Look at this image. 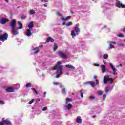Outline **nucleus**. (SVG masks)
<instances>
[{
  "mask_svg": "<svg viewBox=\"0 0 125 125\" xmlns=\"http://www.w3.org/2000/svg\"><path fill=\"white\" fill-rule=\"evenodd\" d=\"M84 84L85 85L86 84H90V85H91L92 87H94V85H95V82H93V81H89L85 82Z\"/></svg>",
  "mask_w": 125,
  "mask_h": 125,
  "instance_id": "11",
  "label": "nucleus"
},
{
  "mask_svg": "<svg viewBox=\"0 0 125 125\" xmlns=\"http://www.w3.org/2000/svg\"><path fill=\"white\" fill-rule=\"evenodd\" d=\"M95 82H96V84H97V85L98 84H99V82H98V80L96 79Z\"/></svg>",
  "mask_w": 125,
  "mask_h": 125,
  "instance_id": "44",
  "label": "nucleus"
},
{
  "mask_svg": "<svg viewBox=\"0 0 125 125\" xmlns=\"http://www.w3.org/2000/svg\"><path fill=\"white\" fill-rule=\"evenodd\" d=\"M61 62H58L57 64L53 68V70H56L57 71V74L56 75V78H59L60 75H62L63 74V66L61 65Z\"/></svg>",
  "mask_w": 125,
  "mask_h": 125,
  "instance_id": "1",
  "label": "nucleus"
},
{
  "mask_svg": "<svg viewBox=\"0 0 125 125\" xmlns=\"http://www.w3.org/2000/svg\"><path fill=\"white\" fill-rule=\"evenodd\" d=\"M65 67L68 68V69H71V70H74V69H75V66L70 64L65 65Z\"/></svg>",
  "mask_w": 125,
  "mask_h": 125,
  "instance_id": "18",
  "label": "nucleus"
},
{
  "mask_svg": "<svg viewBox=\"0 0 125 125\" xmlns=\"http://www.w3.org/2000/svg\"><path fill=\"white\" fill-rule=\"evenodd\" d=\"M31 31H32L31 29L27 30L26 32L25 33L26 36L27 37H31V35H32V32Z\"/></svg>",
  "mask_w": 125,
  "mask_h": 125,
  "instance_id": "13",
  "label": "nucleus"
},
{
  "mask_svg": "<svg viewBox=\"0 0 125 125\" xmlns=\"http://www.w3.org/2000/svg\"><path fill=\"white\" fill-rule=\"evenodd\" d=\"M115 44H116V42L115 41L109 42V46L108 47L107 50L112 49V48H114L115 46L114 45H115Z\"/></svg>",
  "mask_w": 125,
  "mask_h": 125,
  "instance_id": "9",
  "label": "nucleus"
},
{
  "mask_svg": "<svg viewBox=\"0 0 125 125\" xmlns=\"http://www.w3.org/2000/svg\"><path fill=\"white\" fill-rule=\"evenodd\" d=\"M57 15H58V16H62V14L60 13V12H57Z\"/></svg>",
  "mask_w": 125,
  "mask_h": 125,
  "instance_id": "43",
  "label": "nucleus"
},
{
  "mask_svg": "<svg viewBox=\"0 0 125 125\" xmlns=\"http://www.w3.org/2000/svg\"><path fill=\"white\" fill-rule=\"evenodd\" d=\"M124 42L125 43V39H124Z\"/></svg>",
  "mask_w": 125,
  "mask_h": 125,
  "instance_id": "61",
  "label": "nucleus"
},
{
  "mask_svg": "<svg viewBox=\"0 0 125 125\" xmlns=\"http://www.w3.org/2000/svg\"><path fill=\"white\" fill-rule=\"evenodd\" d=\"M71 13H72V14H73V13H74V12H71Z\"/></svg>",
  "mask_w": 125,
  "mask_h": 125,
  "instance_id": "62",
  "label": "nucleus"
},
{
  "mask_svg": "<svg viewBox=\"0 0 125 125\" xmlns=\"http://www.w3.org/2000/svg\"><path fill=\"white\" fill-rule=\"evenodd\" d=\"M44 6H45L46 7H47V5L44 4Z\"/></svg>",
  "mask_w": 125,
  "mask_h": 125,
  "instance_id": "59",
  "label": "nucleus"
},
{
  "mask_svg": "<svg viewBox=\"0 0 125 125\" xmlns=\"http://www.w3.org/2000/svg\"><path fill=\"white\" fill-rule=\"evenodd\" d=\"M120 67H122L123 66V64H120Z\"/></svg>",
  "mask_w": 125,
  "mask_h": 125,
  "instance_id": "60",
  "label": "nucleus"
},
{
  "mask_svg": "<svg viewBox=\"0 0 125 125\" xmlns=\"http://www.w3.org/2000/svg\"><path fill=\"white\" fill-rule=\"evenodd\" d=\"M109 81V83L110 84H112L113 83V78H109V76L106 75L104 76V79H103V82H104V84H107V83H107V81Z\"/></svg>",
  "mask_w": 125,
  "mask_h": 125,
  "instance_id": "3",
  "label": "nucleus"
},
{
  "mask_svg": "<svg viewBox=\"0 0 125 125\" xmlns=\"http://www.w3.org/2000/svg\"><path fill=\"white\" fill-rule=\"evenodd\" d=\"M26 87L27 88H29V87H31V83H27V84H26Z\"/></svg>",
  "mask_w": 125,
  "mask_h": 125,
  "instance_id": "36",
  "label": "nucleus"
},
{
  "mask_svg": "<svg viewBox=\"0 0 125 125\" xmlns=\"http://www.w3.org/2000/svg\"><path fill=\"white\" fill-rule=\"evenodd\" d=\"M6 91L7 92H14V88L12 87H8L6 89Z\"/></svg>",
  "mask_w": 125,
  "mask_h": 125,
  "instance_id": "15",
  "label": "nucleus"
},
{
  "mask_svg": "<svg viewBox=\"0 0 125 125\" xmlns=\"http://www.w3.org/2000/svg\"><path fill=\"white\" fill-rule=\"evenodd\" d=\"M118 37H119L120 38H124V35L122 34H119L118 35Z\"/></svg>",
  "mask_w": 125,
  "mask_h": 125,
  "instance_id": "40",
  "label": "nucleus"
},
{
  "mask_svg": "<svg viewBox=\"0 0 125 125\" xmlns=\"http://www.w3.org/2000/svg\"><path fill=\"white\" fill-rule=\"evenodd\" d=\"M101 70H102V73H105L106 72V70H107V68H106V65H101Z\"/></svg>",
  "mask_w": 125,
  "mask_h": 125,
  "instance_id": "14",
  "label": "nucleus"
},
{
  "mask_svg": "<svg viewBox=\"0 0 125 125\" xmlns=\"http://www.w3.org/2000/svg\"><path fill=\"white\" fill-rule=\"evenodd\" d=\"M123 32H124V33H125V27L123 28Z\"/></svg>",
  "mask_w": 125,
  "mask_h": 125,
  "instance_id": "52",
  "label": "nucleus"
},
{
  "mask_svg": "<svg viewBox=\"0 0 125 125\" xmlns=\"http://www.w3.org/2000/svg\"><path fill=\"white\" fill-rule=\"evenodd\" d=\"M89 99H91L92 100H93L95 99V97L94 96H91L89 97Z\"/></svg>",
  "mask_w": 125,
  "mask_h": 125,
  "instance_id": "35",
  "label": "nucleus"
},
{
  "mask_svg": "<svg viewBox=\"0 0 125 125\" xmlns=\"http://www.w3.org/2000/svg\"><path fill=\"white\" fill-rule=\"evenodd\" d=\"M41 1L42 2H43L44 1H45V2H47V1L45 0H41Z\"/></svg>",
  "mask_w": 125,
  "mask_h": 125,
  "instance_id": "48",
  "label": "nucleus"
},
{
  "mask_svg": "<svg viewBox=\"0 0 125 125\" xmlns=\"http://www.w3.org/2000/svg\"><path fill=\"white\" fill-rule=\"evenodd\" d=\"M116 5L118 8H125V5L121 3L120 1H117L116 2Z\"/></svg>",
  "mask_w": 125,
  "mask_h": 125,
  "instance_id": "7",
  "label": "nucleus"
},
{
  "mask_svg": "<svg viewBox=\"0 0 125 125\" xmlns=\"http://www.w3.org/2000/svg\"><path fill=\"white\" fill-rule=\"evenodd\" d=\"M46 95V92H44V97H45V95Z\"/></svg>",
  "mask_w": 125,
  "mask_h": 125,
  "instance_id": "51",
  "label": "nucleus"
},
{
  "mask_svg": "<svg viewBox=\"0 0 125 125\" xmlns=\"http://www.w3.org/2000/svg\"><path fill=\"white\" fill-rule=\"evenodd\" d=\"M21 19L23 20V19H25V18H26V16H22L21 17Z\"/></svg>",
  "mask_w": 125,
  "mask_h": 125,
  "instance_id": "46",
  "label": "nucleus"
},
{
  "mask_svg": "<svg viewBox=\"0 0 125 125\" xmlns=\"http://www.w3.org/2000/svg\"><path fill=\"white\" fill-rule=\"evenodd\" d=\"M4 18H1L0 19V24L1 25H5L6 22H8V18H6V16L4 15Z\"/></svg>",
  "mask_w": 125,
  "mask_h": 125,
  "instance_id": "4",
  "label": "nucleus"
},
{
  "mask_svg": "<svg viewBox=\"0 0 125 125\" xmlns=\"http://www.w3.org/2000/svg\"><path fill=\"white\" fill-rule=\"evenodd\" d=\"M66 27H69L70 26H72V22H69L66 24Z\"/></svg>",
  "mask_w": 125,
  "mask_h": 125,
  "instance_id": "33",
  "label": "nucleus"
},
{
  "mask_svg": "<svg viewBox=\"0 0 125 125\" xmlns=\"http://www.w3.org/2000/svg\"><path fill=\"white\" fill-rule=\"evenodd\" d=\"M33 50H34V53L35 54H37V53H38V52H39V48H35L33 49Z\"/></svg>",
  "mask_w": 125,
  "mask_h": 125,
  "instance_id": "24",
  "label": "nucleus"
},
{
  "mask_svg": "<svg viewBox=\"0 0 125 125\" xmlns=\"http://www.w3.org/2000/svg\"><path fill=\"white\" fill-rule=\"evenodd\" d=\"M56 46H57L56 44H54V48H53V50L54 51H55V50H56Z\"/></svg>",
  "mask_w": 125,
  "mask_h": 125,
  "instance_id": "39",
  "label": "nucleus"
},
{
  "mask_svg": "<svg viewBox=\"0 0 125 125\" xmlns=\"http://www.w3.org/2000/svg\"><path fill=\"white\" fill-rule=\"evenodd\" d=\"M95 117H96V115H94V116H93V118H95Z\"/></svg>",
  "mask_w": 125,
  "mask_h": 125,
  "instance_id": "58",
  "label": "nucleus"
},
{
  "mask_svg": "<svg viewBox=\"0 0 125 125\" xmlns=\"http://www.w3.org/2000/svg\"><path fill=\"white\" fill-rule=\"evenodd\" d=\"M53 83L54 85H62L61 83L58 82H53Z\"/></svg>",
  "mask_w": 125,
  "mask_h": 125,
  "instance_id": "26",
  "label": "nucleus"
},
{
  "mask_svg": "<svg viewBox=\"0 0 125 125\" xmlns=\"http://www.w3.org/2000/svg\"><path fill=\"white\" fill-rule=\"evenodd\" d=\"M57 54L59 56H60V57L64 58V59H67V54H66L65 53L62 52L61 51H58Z\"/></svg>",
  "mask_w": 125,
  "mask_h": 125,
  "instance_id": "8",
  "label": "nucleus"
},
{
  "mask_svg": "<svg viewBox=\"0 0 125 125\" xmlns=\"http://www.w3.org/2000/svg\"><path fill=\"white\" fill-rule=\"evenodd\" d=\"M62 25H65V22H63V23H62Z\"/></svg>",
  "mask_w": 125,
  "mask_h": 125,
  "instance_id": "57",
  "label": "nucleus"
},
{
  "mask_svg": "<svg viewBox=\"0 0 125 125\" xmlns=\"http://www.w3.org/2000/svg\"><path fill=\"white\" fill-rule=\"evenodd\" d=\"M62 94H66V89L65 88L62 89Z\"/></svg>",
  "mask_w": 125,
  "mask_h": 125,
  "instance_id": "27",
  "label": "nucleus"
},
{
  "mask_svg": "<svg viewBox=\"0 0 125 125\" xmlns=\"http://www.w3.org/2000/svg\"><path fill=\"white\" fill-rule=\"evenodd\" d=\"M71 101H72V99L69 98H66L65 104H67V103H68V102H71Z\"/></svg>",
  "mask_w": 125,
  "mask_h": 125,
  "instance_id": "25",
  "label": "nucleus"
},
{
  "mask_svg": "<svg viewBox=\"0 0 125 125\" xmlns=\"http://www.w3.org/2000/svg\"><path fill=\"white\" fill-rule=\"evenodd\" d=\"M0 104H4V103L3 101H0Z\"/></svg>",
  "mask_w": 125,
  "mask_h": 125,
  "instance_id": "49",
  "label": "nucleus"
},
{
  "mask_svg": "<svg viewBox=\"0 0 125 125\" xmlns=\"http://www.w3.org/2000/svg\"><path fill=\"white\" fill-rule=\"evenodd\" d=\"M46 110H47V108L46 107H44L42 109V111H46Z\"/></svg>",
  "mask_w": 125,
  "mask_h": 125,
  "instance_id": "42",
  "label": "nucleus"
},
{
  "mask_svg": "<svg viewBox=\"0 0 125 125\" xmlns=\"http://www.w3.org/2000/svg\"><path fill=\"white\" fill-rule=\"evenodd\" d=\"M37 101H40V98H37Z\"/></svg>",
  "mask_w": 125,
  "mask_h": 125,
  "instance_id": "53",
  "label": "nucleus"
},
{
  "mask_svg": "<svg viewBox=\"0 0 125 125\" xmlns=\"http://www.w3.org/2000/svg\"><path fill=\"white\" fill-rule=\"evenodd\" d=\"M5 1H6V2H8V0H4Z\"/></svg>",
  "mask_w": 125,
  "mask_h": 125,
  "instance_id": "56",
  "label": "nucleus"
},
{
  "mask_svg": "<svg viewBox=\"0 0 125 125\" xmlns=\"http://www.w3.org/2000/svg\"><path fill=\"white\" fill-rule=\"evenodd\" d=\"M53 41H54L53 40V39H52V38H51V37H49V38H47V39L46 40V42H45V43H46V42H53Z\"/></svg>",
  "mask_w": 125,
  "mask_h": 125,
  "instance_id": "21",
  "label": "nucleus"
},
{
  "mask_svg": "<svg viewBox=\"0 0 125 125\" xmlns=\"http://www.w3.org/2000/svg\"><path fill=\"white\" fill-rule=\"evenodd\" d=\"M0 125H11V123L10 121L7 119L3 121H1L0 123Z\"/></svg>",
  "mask_w": 125,
  "mask_h": 125,
  "instance_id": "10",
  "label": "nucleus"
},
{
  "mask_svg": "<svg viewBox=\"0 0 125 125\" xmlns=\"http://www.w3.org/2000/svg\"><path fill=\"white\" fill-rule=\"evenodd\" d=\"M97 92L99 95H102L103 94V91H98Z\"/></svg>",
  "mask_w": 125,
  "mask_h": 125,
  "instance_id": "30",
  "label": "nucleus"
},
{
  "mask_svg": "<svg viewBox=\"0 0 125 125\" xmlns=\"http://www.w3.org/2000/svg\"><path fill=\"white\" fill-rule=\"evenodd\" d=\"M29 12H30V14H31V15H33L35 13V10H30L29 11Z\"/></svg>",
  "mask_w": 125,
  "mask_h": 125,
  "instance_id": "31",
  "label": "nucleus"
},
{
  "mask_svg": "<svg viewBox=\"0 0 125 125\" xmlns=\"http://www.w3.org/2000/svg\"><path fill=\"white\" fill-rule=\"evenodd\" d=\"M7 38H8V34L5 33L0 36V41H2V42H4V41H6V40H7Z\"/></svg>",
  "mask_w": 125,
  "mask_h": 125,
  "instance_id": "6",
  "label": "nucleus"
},
{
  "mask_svg": "<svg viewBox=\"0 0 125 125\" xmlns=\"http://www.w3.org/2000/svg\"><path fill=\"white\" fill-rule=\"evenodd\" d=\"M18 24L20 27L19 28H17V30H21V29H23V26L22 25V23H21L20 22H18Z\"/></svg>",
  "mask_w": 125,
  "mask_h": 125,
  "instance_id": "22",
  "label": "nucleus"
},
{
  "mask_svg": "<svg viewBox=\"0 0 125 125\" xmlns=\"http://www.w3.org/2000/svg\"><path fill=\"white\" fill-rule=\"evenodd\" d=\"M75 29V31L76 33V35H79V34H80V28H79V24H76L75 27H74Z\"/></svg>",
  "mask_w": 125,
  "mask_h": 125,
  "instance_id": "12",
  "label": "nucleus"
},
{
  "mask_svg": "<svg viewBox=\"0 0 125 125\" xmlns=\"http://www.w3.org/2000/svg\"><path fill=\"white\" fill-rule=\"evenodd\" d=\"M29 30H33L34 28V24H33V21L30 22L28 24Z\"/></svg>",
  "mask_w": 125,
  "mask_h": 125,
  "instance_id": "16",
  "label": "nucleus"
},
{
  "mask_svg": "<svg viewBox=\"0 0 125 125\" xmlns=\"http://www.w3.org/2000/svg\"><path fill=\"white\" fill-rule=\"evenodd\" d=\"M39 47H41V48H42L43 46H42V45H40V46H39Z\"/></svg>",
  "mask_w": 125,
  "mask_h": 125,
  "instance_id": "55",
  "label": "nucleus"
},
{
  "mask_svg": "<svg viewBox=\"0 0 125 125\" xmlns=\"http://www.w3.org/2000/svg\"><path fill=\"white\" fill-rule=\"evenodd\" d=\"M103 58H104V59H107V58H108V56L107 54H104L103 55Z\"/></svg>",
  "mask_w": 125,
  "mask_h": 125,
  "instance_id": "29",
  "label": "nucleus"
},
{
  "mask_svg": "<svg viewBox=\"0 0 125 125\" xmlns=\"http://www.w3.org/2000/svg\"><path fill=\"white\" fill-rule=\"evenodd\" d=\"M9 26L12 28V33L13 34V35H18V29H17V28H16V24L15 23V21L14 20H11Z\"/></svg>",
  "mask_w": 125,
  "mask_h": 125,
  "instance_id": "2",
  "label": "nucleus"
},
{
  "mask_svg": "<svg viewBox=\"0 0 125 125\" xmlns=\"http://www.w3.org/2000/svg\"><path fill=\"white\" fill-rule=\"evenodd\" d=\"M106 98H107V95L104 94V95L103 96V100H105V99H106Z\"/></svg>",
  "mask_w": 125,
  "mask_h": 125,
  "instance_id": "34",
  "label": "nucleus"
},
{
  "mask_svg": "<svg viewBox=\"0 0 125 125\" xmlns=\"http://www.w3.org/2000/svg\"><path fill=\"white\" fill-rule=\"evenodd\" d=\"M71 36L72 38H74V37H76V36H77V34H76V33H75V30H73L71 31Z\"/></svg>",
  "mask_w": 125,
  "mask_h": 125,
  "instance_id": "23",
  "label": "nucleus"
},
{
  "mask_svg": "<svg viewBox=\"0 0 125 125\" xmlns=\"http://www.w3.org/2000/svg\"><path fill=\"white\" fill-rule=\"evenodd\" d=\"M65 107L66 108V110H71L72 108V105H71L70 104H68L65 106Z\"/></svg>",
  "mask_w": 125,
  "mask_h": 125,
  "instance_id": "17",
  "label": "nucleus"
},
{
  "mask_svg": "<svg viewBox=\"0 0 125 125\" xmlns=\"http://www.w3.org/2000/svg\"><path fill=\"white\" fill-rule=\"evenodd\" d=\"M34 101H35V99H33L28 103V104H32Z\"/></svg>",
  "mask_w": 125,
  "mask_h": 125,
  "instance_id": "38",
  "label": "nucleus"
},
{
  "mask_svg": "<svg viewBox=\"0 0 125 125\" xmlns=\"http://www.w3.org/2000/svg\"><path fill=\"white\" fill-rule=\"evenodd\" d=\"M105 92L106 93H108V92H109V91H110V88L108 87H107L105 88Z\"/></svg>",
  "mask_w": 125,
  "mask_h": 125,
  "instance_id": "28",
  "label": "nucleus"
},
{
  "mask_svg": "<svg viewBox=\"0 0 125 125\" xmlns=\"http://www.w3.org/2000/svg\"><path fill=\"white\" fill-rule=\"evenodd\" d=\"M104 28H106V26H104Z\"/></svg>",
  "mask_w": 125,
  "mask_h": 125,
  "instance_id": "64",
  "label": "nucleus"
},
{
  "mask_svg": "<svg viewBox=\"0 0 125 125\" xmlns=\"http://www.w3.org/2000/svg\"><path fill=\"white\" fill-rule=\"evenodd\" d=\"M70 18H71V16H68L66 17L65 18L61 17V20H62V21H65V20H68V19H70Z\"/></svg>",
  "mask_w": 125,
  "mask_h": 125,
  "instance_id": "19",
  "label": "nucleus"
},
{
  "mask_svg": "<svg viewBox=\"0 0 125 125\" xmlns=\"http://www.w3.org/2000/svg\"><path fill=\"white\" fill-rule=\"evenodd\" d=\"M94 66H95L96 67H99V66H100V65L99 64L95 63L94 64Z\"/></svg>",
  "mask_w": 125,
  "mask_h": 125,
  "instance_id": "45",
  "label": "nucleus"
},
{
  "mask_svg": "<svg viewBox=\"0 0 125 125\" xmlns=\"http://www.w3.org/2000/svg\"><path fill=\"white\" fill-rule=\"evenodd\" d=\"M103 62H104V64H107V62H106L105 60H104V61H103Z\"/></svg>",
  "mask_w": 125,
  "mask_h": 125,
  "instance_id": "47",
  "label": "nucleus"
},
{
  "mask_svg": "<svg viewBox=\"0 0 125 125\" xmlns=\"http://www.w3.org/2000/svg\"><path fill=\"white\" fill-rule=\"evenodd\" d=\"M80 92H81V97L83 98V92L82 91H81Z\"/></svg>",
  "mask_w": 125,
  "mask_h": 125,
  "instance_id": "41",
  "label": "nucleus"
},
{
  "mask_svg": "<svg viewBox=\"0 0 125 125\" xmlns=\"http://www.w3.org/2000/svg\"><path fill=\"white\" fill-rule=\"evenodd\" d=\"M116 0V2H117V1H119V0Z\"/></svg>",
  "mask_w": 125,
  "mask_h": 125,
  "instance_id": "63",
  "label": "nucleus"
},
{
  "mask_svg": "<svg viewBox=\"0 0 125 125\" xmlns=\"http://www.w3.org/2000/svg\"><path fill=\"white\" fill-rule=\"evenodd\" d=\"M96 78H97L96 76H94V77H93L94 79H96Z\"/></svg>",
  "mask_w": 125,
  "mask_h": 125,
  "instance_id": "54",
  "label": "nucleus"
},
{
  "mask_svg": "<svg viewBox=\"0 0 125 125\" xmlns=\"http://www.w3.org/2000/svg\"><path fill=\"white\" fill-rule=\"evenodd\" d=\"M76 122L78 124H81L82 123V118L80 116H78L77 118H76Z\"/></svg>",
  "mask_w": 125,
  "mask_h": 125,
  "instance_id": "20",
  "label": "nucleus"
},
{
  "mask_svg": "<svg viewBox=\"0 0 125 125\" xmlns=\"http://www.w3.org/2000/svg\"><path fill=\"white\" fill-rule=\"evenodd\" d=\"M109 65L112 70V74L114 76L117 75L118 74V73H117V68L115 67V66H114L112 63H109Z\"/></svg>",
  "mask_w": 125,
  "mask_h": 125,
  "instance_id": "5",
  "label": "nucleus"
},
{
  "mask_svg": "<svg viewBox=\"0 0 125 125\" xmlns=\"http://www.w3.org/2000/svg\"><path fill=\"white\" fill-rule=\"evenodd\" d=\"M99 57L100 58H101L102 57V55L101 54H100V55H99Z\"/></svg>",
  "mask_w": 125,
  "mask_h": 125,
  "instance_id": "50",
  "label": "nucleus"
},
{
  "mask_svg": "<svg viewBox=\"0 0 125 125\" xmlns=\"http://www.w3.org/2000/svg\"><path fill=\"white\" fill-rule=\"evenodd\" d=\"M118 46H120L121 47L124 46V44L122 43H119L118 44Z\"/></svg>",
  "mask_w": 125,
  "mask_h": 125,
  "instance_id": "37",
  "label": "nucleus"
},
{
  "mask_svg": "<svg viewBox=\"0 0 125 125\" xmlns=\"http://www.w3.org/2000/svg\"><path fill=\"white\" fill-rule=\"evenodd\" d=\"M32 90H33V91H34V92H35L36 94H37V95H38V94H39V92H38V91H37V90L34 88H32Z\"/></svg>",
  "mask_w": 125,
  "mask_h": 125,
  "instance_id": "32",
  "label": "nucleus"
}]
</instances>
